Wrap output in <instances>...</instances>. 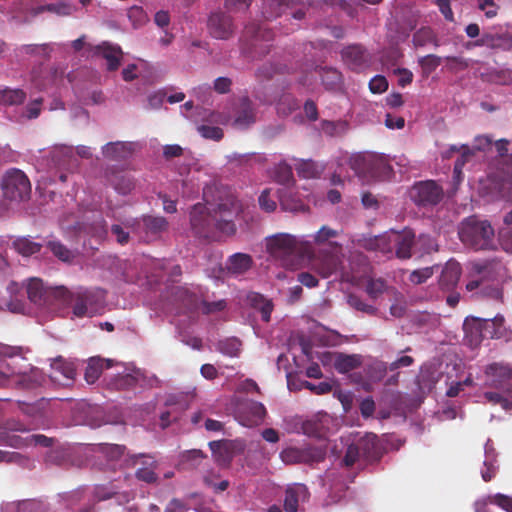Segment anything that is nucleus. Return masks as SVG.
<instances>
[{
  "mask_svg": "<svg viewBox=\"0 0 512 512\" xmlns=\"http://www.w3.org/2000/svg\"><path fill=\"white\" fill-rule=\"evenodd\" d=\"M213 187L203 189L205 204L197 203L190 212V224L194 234L202 238H210L214 229L232 235L236 226L232 220L233 210L236 207L235 199L213 204L211 198Z\"/></svg>",
  "mask_w": 512,
  "mask_h": 512,
  "instance_id": "f257e3e1",
  "label": "nucleus"
},
{
  "mask_svg": "<svg viewBox=\"0 0 512 512\" xmlns=\"http://www.w3.org/2000/svg\"><path fill=\"white\" fill-rule=\"evenodd\" d=\"M458 234L462 243L475 251L496 248L494 228L488 220L469 217L461 223Z\"/></svg>",
  "mask_w": 512,
  "mask_h": 512,
  "instance_id": "f03ea898",
  "label": "nucleus"
},
{
  "mask_svg": "<svg viewBox=\"0 0 512 512\" xmlns=\"http://www.w3.org/2000/svg\"><path fill=\"white\" fill-rule=\"evenodd\" d=\"M60 293L59 304L71 307L74 316L79 318L93 316L98 311L104 298L102 291L84 288L70 291L62 287Z\"/></svg>",
  "mask_w": 512,
  "mask_h": 512,
  "instance_id": "7ed1b4c3",
  "label": "nucleus"
},
{
  "mask_svg": "<svg viewBox=\"0 0 512 512\" xmlns=\"http://www.w3.org/2000/svg\"><path fill=\"white\" fill-rule=\"evenodd\" d=\"M266 246L270 255L281 261H285L290 256L310 257L313 253V245L310 241L288 233H278L268 237Z\"/></svg>",
  "mask_w": 512,
  "mask_h": 512,
  "instance_id": "20e7f679",
  "label": "nucleus"
},
{
  "mask_svg": "<svg viewBox=\"0 0 512 512\" xmlns=\"http://www.w3.org/2000/svg\"><path fill=\"white\" fill-rule=\"evenodd\" d=\"M509 141L500 139L495 142L499 155L498 168L494 182L502 197L512 200V154H508Z\"/></svg>",
  "mask_w": 512,
  "mask_h": 512,
  "instance_id": "39448f33",
  "label": "nucleus"
},
{
  "mask_svg": "<svg viewBox=\"0 0 512 512\" xmlns=\"http://www.w3.org/2000/svg\"><path fill=\"white\" fill-rule=\"evenodd\" d=\"M388 241L393 243L395 254L399 259H409L412 256V249L415 248V234L412 230L405 229L402 232L392 233L389 238L386 236L376 237L370 241L369 248L379 249L383 253L391 251Z\"/></svg>",
  "mask_w": 512,
  "mask_h": 512,
  "instance_id": "423d86ee",
  "label": "nucleus"
},
{
  "mask_svg": "<svg viewBox=\"0 0 512 512\" xmlns=\"http://www.w3.org/2000/svg\"><path fill=\"white\" fill-rule=\"evenodd\" d=\"M3 196L14 202L27 200L31 194V184L28 177L18 169L6 172L1 182Z\"/></svg>",
  "mask_w": 512,
  "mask_h": 512,
  "instance_id": "0eeeda50",
  "label": "nucleus"
},
{
  "mask_svg": "<svg viewBox=\"0 0 512 512\" xmlns=\"http://www.w3.org/2000/svg\"><path fill=\"white\" fill-rule=\"evenodd\" d=\"M44 381L43 373L37 368L30 373L15 374L12 368L5 363H0V388L19 387L33 389L40 386Z\"/></svg>",
  "mask_w": 512,
  "mask_h": 512,
  "instance_id": "6e6552de",
  "label": "nucleus"
},
{
  "mask_svg": "<svg viewBox=\"0 0 512 512\" xmlns=\"http://www.w3.org/2000/svg\"><path fill=\"white\" fill-rule=\"evenodd\" d=\"M62 287L48 288L39 278H30L26 285V294L31 303L39 308L52 309L59 303Z\"/></svg>",
  "mask_w": 512,
  "mask_h": 512,
  "instance_id": "1a4fd4ad",
  "label": "nucleus"
},
{
  "mask_svg": "<svg viewBox=\"0 0 512 512\" xmlns=\"http://www.w3.org/2000/svg\"><path fill=\"white\" fill-rule=\"evenodd\" d=\"M280 457L285 464L313 465L324 461L326 457V449L316 446H307L303 448L289 447L281 452Z\"/></svg>",
  "mask_w": 512,
  "mask_h": 512,
  "instance_id": "9d476101",
  "label": "nucleus"
},
{
  "mask_svg": "<svg viewBox=\"0 0 512 512\" xmlns=\"http://www.w3.org/2000/svg\"><path fill=\"white\" fill-rule=\"evenodd\" d=\"M443 188L434 180L415 183L411 189V199L418 206H434L443 198Z\"/></svg>",
  "mask_w": 512,
  "mask_h": 512,
  "instance_id": "9b49d317",
  "label": "nucleus"
},
{
  "mask_svg": "<svg viewBox=\"0 0 512 512\" xmlns=\"http://www.w3.org/2000/svg\"><path fill=\"white\" fill-rule=\"evenodd\" d=\"M235 416L243 426H257L264 420L266 416V408L258 401L242 399L236 404Z\"/></svg>",
  "mask_w": 512,
  "mask_h": 512,
  "instance_id": "f8f14e48",
  "label": "nucleus"
},
{
  "mask_svg": "<svg viewBox=\"0 0 512 512\" xmlns=\"http://www.w3.org/2000/svg\"><path fill=\"white\" fill-rule=\"evenodd\" d=\"M344 64L352 71L363 72L372 63V56L361 44H351L341 50Z\"/></svg>",
  "mask_w": 512,
  "mask_h": 512,
  "instance_id": "ddd939ff",
  "label": "nucleus"
},
{
  "mask_svg": "<svg viewBox=\"0 0 512 512\" xmlns=\"http://www.w3.org/2000/svg\"><path fill=\"white\" fill-rule=\"evenodd\" d=\"M341 264L339 252L321 250L310 259V266L322 278H328L335 273Z\"/></svg>",
  "mask_w": 512,
  "mask_h": 512,
  "instance_id": "4468645a",
  "label": "nucleus"
},
{
  "mask_svg": "<svg viewBox=\"0 0 512 512\" xmlns=\"http://www.w3.org/2000/svg\"><path fill=\"white\" fill-rule=\"evenodd\" d=\"M207 28L212 37L221 40L229 39L235 31L232 17L222 11L211 13Z\"/></svg>",
  "mask_w": 512,
  "mask_h": 512,
  "instance_id": "2eb2a0df",
  "label": "nucleus"
},
{
  "mask_svg": "<svg viewBox=\"0 0 512 512\" xmlns=\"http://www.w3.org/2000/svg\"><path fill=\"white\" fill-rule=\"evenodd\" d=\"M244 36L250 38V45L254 50L260 48V54L265 55L270 50V44L274 38V33L271 29L264 26L251 23L244 29Z\"/></svg>",
  "mask_w": 512,
  "mask_h": 512,
  "instance_id": "dca6fc26",
  "label": "nucleus"
},
{
  "mask_svg": "<svg viewBox=\"0 0 512 512\" xmlns=\"http://www.w3.org/2000/svg\"><path fill=\"white\" fill-rule=\"evenodd\" d=\"M488 385L504 392L510 393L512 384V370L509 366L493 363L486 368Z\"/></svg>",
  "mask_w": 512,
  "mask_h": 512,
  "instance_id": "f3484780",
  "label": "nucleus"
},
{
  "mask_svg": "<svg viewBox=\"0 0 512 512\" xmlns=\"http://www.w3.org/2000/svg\"><path fill=\"white\" fill-rule=\"evenodd\" d=\"M366 461L378 460L381 455V446L376 434L366 433L353 442Z\"/></svg>",
  "mask_w": 512,
  "mask_h": 512,
  "instance_id": "a211bd4d",
  "label": "nucleus"
},
{
  "mask_svg": "<svg viewBox=\"0 0 512 512\" xmlns=\"http://www.w3.org/2000/svg\"><path fill=\"white\" fill-rule=\"evenodd\" d=\"M310 496L305 484L294 483L285 490L284 509L286 512H296L300 502L306 501Z\"/></svg>",
  "mask_w": 512,
  "mask_h": 512,
  "instance_id": "6ab92c4d",
  "label": "nucleus"
},
{
  "mask_svg": "<svg viewBox=\"0 0 512 512\" xmlns=\"http://www.w3.org/2000/svg\"><path fill=\"white\" fill-rule=\"evenodd\" d=\"M93 53L106 60V68L108 71H116L121 64L123 56V52L119 46L107 42L95 46Z\"/></svg>",
  "mask_w": 512,
  "mask_h": 512,
  "instance_id": "aec40b11",
  "label": "nucleus"
},
{
  "mask_svg": "<svg viewBox=\"0 0 512 512\" xmlns=\"http://www.w3.org/2000/svg\"><path fill=\"white\" fill-rule=\"evenodd\" d=\"M461 271V266L457 261L449 260L439 277L440 288L444 291H452L459 282Z\"/></svg>",
  "mask_w": 512,
  "mask_h": 512,
  "instance_id": "412c9836",
  "label": "nucleus"
},
{
  "mask_svg": "<svg viewBox=\"0 0 512 512\" xmlns=\"http://www.w3.org/2000/svg\"><path fill=\"white\" fill-rule=\"evenodd\" d=\"M256 119L253 103L248 97H242L235 110L234 125L238 128H246Z\"/></svg>",
  "mask_w": 512,
  "mask_h": 512,
  "instance_id": "4be33fe9",
  "label": "nucleus"
},
{
  "mask_svg": "<svg viewBox=\"0 0 512 512\" xmlns=\"http://www.w3.org/2000/svg\"><path fill=\"white\" fill-rule=\"evenodd\" d=\"M475 46H485L491 49L509 50L512 48V37L507 34L483 33L474 42Z\"/></svg>",
  "mask_w": 512,
  "mask_h": 512,
  "instance_id": "5701e85b",
  "label": "nucleus"
},
{
  "mask_svg": "<svg viewBox=\"0 0 512 512\" xmlns=\"http://www.w3.org/2000/svg\"><path fill=\"white\" fill-rule=\"evenodd\" d=\"M139 458L143 459V466L137 469L135 473L137 479L146 483H154L157 480L155 473L156 461L153 457L145 454L133 455L130 457V460L132 464L135 465Z\"/></svg>",
  "mask_w": 512,
  "mask_h": 512,
  "instance_id": "b1692460",
  "label": "nucleus"
},
{
  "mask_svg": "<svg viewBox=\"0 0 512 512\" xmlns=\"http://www.w3.org/2000/svg\"><path fill=\"white\" fill-rule=\"evenodd\" d=\"M9 299H3V305L13 313H24L25 300L23 294V287L16 282H11L7 287Z\"/></svg>",
  "mask_w": 512,
  "mask_h": 512,
  "instance_id": "393cba45",
  "label": "nucleus"
},
{
  "mask_svg": "<svg viewBox=\"0 0 512 512\" xmlns=\"http://www.w3.org/2000/svg\"><path fill=\"white\" fill-rule=\"evenodd\" d=\"M392 173V167L389 164L388 159L379 154H371V164L369 165V177L378 180H384L390 177Z\"/></svg>",
  "mask_w": 512,
  "mask_h": 512,
  "instance_id": "a878e982",
  "label": "nucleus"
},
{
  "mask_svg": "<svg viewBox=\"0 0 512 512\" xmlns=\"http://www.w3.org/2000/svg\"><path fill=\"white\" fill-rule=\"evenodd\" d=\"M132 144L127 142H110L102 148L104 157L111 160H124L132 154Z\"/></svg>",
  "mask_w": 512,
  "mask_h": 512,
  "instance_id": "bb28decb",
  "label": "nucleus"
},
{
  "mask_svg": "<svg viewBox=\"0 0 512 512\" xmlns=\"http://www.w3.org/2000/svg\"><path fill=\"white\" fill-rule=\"evenodd\" d=\"M503 324L504 317L502 315H497L492 319H478L476 322L481 338L498 337V329L501 328Z\"/></svg>",
  "mask_w": 512,
  "mask_h": 512,
  "instance_id": "cd10ccee",
  "label": "nucleus"
},
{
  "mask_svg": "<svg viewBox=\"0 0 512 512\" xmlns=\"http://www.w3.org/2000/svg\"><path fill=\"white\" fill-rule=\"evenodd\" d=\"M362 364V356L359 354L338 353L335 357L334 367L342 374L348 373Z\"/></svg>",
  "mask_w": 512,
  "mask_h": 512,
  "instance_id": "c85d7f7f",
  "label": "nucleus"
},
{
  "mask_svg": "<svg viewBox=\"0 0 512 512\" xmlns=\"http://www.w3.org/2000/svg\"><path fill=\"white\" fill-rule=\"evenodd\" d=\"M114 189L122 195L129 194L135 188L134 179L124 172H116L108 178Z\"/></svg>",
  "mask_w": 512,
  "mask_h": 512,
  "instance_id": "c756f323",
  "label": "nucleus"
},
{
  "mask_svg": "<svg viewBox=\"0 0 512 512\" xmlns=\"http://www.w3.org/2000/svg\"><path fill=\"white\" fill-rule=\"evenodd\" d=\"M93 451L102 454L109 463H113L124 456L126 447L119 444L99 443L94 445Z\"/></svg>",
  "mask_w": 512,
  "mask_h": 512,
  "instance_id": "7c9ffc66",
  "label": "nucleus"
},
{
  "mask_svg": "<svg viewBox=\"0 0 512 512\" xmlns=\"http://www.w3.org/2000/svg\"><path fill=\"white\" fill-rule=\"evenodd\" d=\"M323 85L327 90H337L342 83V74L335 68L323 67L319 71Z\"/></svg>",
  "mask_w": 512,
  "mask_h": 512,
  "instance_id": "2f4dec72",
  "label": "nucleus"
},
{
  "mask_svg": "<svg viewBox=\"0 0 512 512\" xmlns=\"http://www.w3.org/2000/svg\"><path fill=\"white\" fill-rule=\"evenodd\" d=\"M110 360H102L99 358H91L85 370V379L88 383L93 384L100 377L104 369L110 368Z\"/></svg>",
  "mask_w": 512,
  "mask_h": 512,
  "instance_id": "473e14b6",
  "label": "nucleus"
},
{
  "mask_svg": "<svg viewBox=\"0 0 512 512\" xmlns=\"http://www.w3.org/2000/svg\"><path fill=\"white\" fill-rule=\"evenodd\" d=\"M252 266V258L248 254L235 253L229 257L228 269L232 273L242 274Z\"/></svg>",
  "mask_w": 512,
  "mask_h": 512,
  "instance_id": "72a5a7b5",
  "label": "nucleus"
},
{
  "mask_svg": "<svg viewBox=\"0 0 512 512\" xmlns=\"http://www.w3.org/2000/svg\"><path fill=\"white\" fill-rule=\"evenodd\" d=\"M372 153H360L353 155L349 160L350 168L358 175L367 177L369 175V165L371 164Z\"/></svg>",
  "mask_w": 512,
  "mask_h": 512,
  "instance_id": "f704fd0d",
  "label": "nucleus"
},
{
  "mask_svg": "<svg viewBox=\"0 0 512 512\" xmlns=\"http://www.w3.org/2000/svg\"><path fill=\"white\" fill-rule=\"evenodd\" d=\"M324 167L312 160H301L296 166L298 175L305 179L317 178L323 172Z\"/></svg>",
  "mask_w": 512,
  "mask_h": 512,
  "instance_id": "c9c22d12",
  "label": "nucleus"
},
{
  "mask_svg": "<svg viewBox=\"0 0 512 512\" xmlns=\"http://www.w3.org/2000/svg\"><path fill=\"white\" fill-rule=\"evenodd\" d=\"M26 99V93L22 89L4 88L0 90V104L4 106L20 105Z\"/></svg>",
  "mask_w": 512,
  "mask_h": 512,
  "instance_id": "e433bc0d",
  "label": "nucleus"
},
{
  "mask_svg": "<svg viewBox=\"0 0 512 512\" xmlns=\"http://www.w3.org/2000/svg\"><path fill=\"white\" fill-rule=\"evenodd\" d=\"M251 305L261 312V318L265 322L270 321V316L273 310V304L271 300L264 298L259 293H252L249 295Z\"/></svg>",
  "mask_w": 512,
  "mask_h": 512,
  "instance_id": "4c0bfd02",
  "label": "nucleus"
},
{
  "mask_svg": "<svg viewBox=\"0 0 512 512\" xmlns=\"http://www.w3.org/2000/svg\"><path fill=\"white\" fill-rule=\"evenodd\" d=\"M251 305L261 312V318L265 322L270 321V316L273 310V304L271 300L264 298L259 293H252L249 295Z\"/></svg>",
  "mask_w": 512,
  "mask_h": 512,
  "instance_id": "58836bf2",
  "label": "nucleus"
},
{
  "mask_svg": "<svg viewBox=\"0 0 512 512\" xmlns=\"http://www.w3.org/2000/svg\"><path fill=\"white\" fill-rule=\"evenodd\" d=\"M209 447L215 457L216 462L221 465H227L231 462L232 453L225 441H211L209 442Z\"/></svg>",
  "mask_w": 512,
  "mask_h": 512,
  "instance_id": "ea45409f",
  "label": "nucleus"
},
{
  "mask_svg": "<svg viewBox=\"0 0 512 512\" xmlns=\"http://www.w3.org/2000/svg\"><path fill=\"white\" fill-rule=\"evenodd\" d=\"M431 43L436 47L439 45L437 37L431 28L423 27L413 34V44L415 47H424Z\"/></svg>",
  "mask_w": 512,
  "mask_h": 512,
  "instance_id": "a19ab883",
  "label": "nucleus"
},
{
  "mask_svg": "<svg viewBox=\"0 0 512 512\" xmlns=\"http://www.w3.org/2000/svg\"><path fill=\"white\" fill-rule=\"evenodd\" d=\"M414 359L411 356H401L392 363L387 366L384 362H378L375 364V369L380 373V377H382L387 370L395 371L402 367H409L413 364Z\"/></svg>",
  "mask_w": 512,
  "mask_h": 512,
  "instance_id": "79ce46f5",
  "label": "nucleus"
},
{
  "mask_svg": "<svg viewBox=\"0 0 512 512\" xmlns=\"http://www.w3.org/2000/svg\"><path fill=\"white\" fill-rule=\"evenodd\" d=\"M0 442L4 445L16 449H23L29 447V435L23 437L18 433L8 434V432H0Z\"/></svg>",
  "mask_w": 512,
  "mask_h": 512,
  "instance_id": "37998d69",
  "label": "nucleus"
},
{
  "mask_svg": "<svg viewBox=\"0 0 512 512\" xmlns=\"http://www.w3.org/2000/svg\"><path fill=\"white\" fill-rule=\"evenodd\" d=\"M143 224L145 229L152 234L161 233L168 228V222L162 216H144Z\"/></svg>",
  "mask_w": 512,
  "mask_h": 512,
  "instance_id": "c03bdc74",
  "label": "nucleus"
},
{
  "mask_svg": "<svg viewBox=\"0 0 512 512\" xmlns=\"http://www.w3.org/2000/svg\"><path fill=\"white\" fill-rule=\"evenodd\" d=\"M15 250L23 256H31L38 253L41 249V244L31 241L28 238H19L13 243Z\"/></svg>",
  "mask_w": 512,
  "mask_h": 512,
  "instance_id": "a18cd8bd",
  "label": "nucleus"
},
{
  "mask_svg": "<svg viewBox=\"0 0 512 512\" xmlns=\"http://www.w3.org/2000/svg\"><path fill=\"white\" fill-rule=\"evenodd\" d=\"M174 296L176 300L181 302V306L185 310H192L197 306V296L185 288H175Z\"/></svg>",
  "mask_w": 512,
  "mask_h": 512,
  "instance_id": "49530a36",
  "label": "nucleus"
},
{
  "mask_svg": "<svg viewBox=\"0 0 512 512\" xmlns=\"http://www.w3.org/2000/svg\"><path fill=\"white\" fill-rule=\"evenodd\" d=\"M75 8L66 2H59L56 4H47L43 6H39L35 9V14H40L45 11L56 13L61 16L71 15Z\"/></svg>",
  "mask_w": 512,
  "mask_h": 512,
  "instance_id": "de8ad7c7",
  "label": "nucleus"
},
{
  "mask_svg": "<svg viewBox=\"0 0 512 512\" xmlns=\"http://www.w3.org/2000/svg\"><path fill=\"white\" fill-rule=\"evenodd\" d=\"M47 247L55 257L63 262H70L74 258V254L64 244L57 240L47 242Z\"/></svg>",
  "mask_w": 512,
  "mask_h": 512,
  "instance_id": "09e8293b",
  "label": "nucleus"
},
{
  "mask_svg": "<svg viewBox=\"0 0 512 512\" xmlns=\"http://www.w3.org/2000/svg\"><path fill=\"white\" fill-rule=\"evenodd\" d=\"M297 100L291 94H282L276 103L278 114L288 115L298 108Z\"/></svg>",
  "mask_w": 512,
  "mask_h": 512,
  "instance_id": "8fccbe9b",
  "label": "nucleus"
},
{
  "mask_svg": "<svg viewBox=\"0 0 512 512\" xmlns=\"http://www.w3.org/2000/svg\"><path fill=\"white\" fill-rule=\"evenodd\" d=\"M119 487L110 483L109 485H95L93 489V497L96 501H105L111 499L118 494Z\"/></svg>",
  "mask_w": 512,
  "mask_h": 512,
  "instance_id": "3c124183",
  "label": "nucleus"
},
{
  "mask_svg": "<svg viewBox=\"0 0 512 512\" xmlns=\"http://www.w3.org/2000/svg\"><path fill=\"white\" fill-rule=\"evenodd\" d=\"M30 430V426L15 418L7 419L0 425V432H8V434L24 433Z\"/></svg>",
  "mask_w": 512,
  "mask_h": 512,
  "instance_id": "603ef678",
  "label": "nucleus"
},
{
  "mask_svg": "<svg viewBox=\"0 0 512 512\" xmlns=\"http://www.w3.org/2000/svg\"><path fill=\"white\" fill-rule=\"evenodd\" d=\"M274 178L280 184H288L293 180L292 168L286 162H280L274 168Z\"/></svg>",
  "mask_w": 512,
  "mask_h": 512,
  "instance_id": "864d4df0",
  "label": "nucleus"
},
{
  "mask_svg": "<svg viewBox=\"0 0 512 512\" xmlns=\"http://www.w3.org/2000/svg\"><path fill=\"white\" fill-rule=\"evenodd\" d=\"M241 345V341L237 338H228L219 342V350L227 356L236 357L241 350Z\"/></svg>",
  "mask_w": 512,
  "mask_h": 512,
  "instance_id": "5fc2aeb1",
  "label": "nucleus"
},
{
  "mask_svg": "<svg viewBox=\"0 0 512 512\" xmlns=\"http://www.w3.org/2000/svg\"><path fill=\"white\" fill-rule=\"evenodd\" d=\"M387 288L386 281L382 278L370 279L366 285V293L372 299H377L381 296Z\"/></svg>",
  "mask_w": 512,
  "mask_h": 512,
  "instance_id": "6e6d98bb",
  "label": "nucleus"
},
{
  "mask_svg": "<svg viewBox=\"0 0 512 512\" xmlns=\"http://www.w3.org/2000/svg\"><path fill=\"white\" fill-rule=\"evenodd\" d=\"M347 301L348 304L357 311L366 313L368 315H375L377 312V309L374 306L365 303L359 296L355 294H350Z\"/></svg>",
  "mask_w": 512,
  "mask_h": 512,
  "instance_id": "4d7b16f0",
  "label": "nucleus"
},
{
  "mask_svg": "<svg viewBox=\"0 0 512 512\" xmlns=\"http://www.w3.org/2000/svg\"><path fill=\"white\" fill-rule=\"evenodd\" d=\"M52 368L60 372L65 378L74 379L76 372L72 364L64 361L61 357L55 359L52 363Z\"/></svg>",
  "mask_w": 512,
  "mask_h": 512,
  "instance_id": "13d9d810",
  "label": "nucleus"
},
{
  "mask_svg": "<svg viewBox=\"0 0 512 512\" xmlns=\"http://www.w3.org/2000/svg\"><path fill=\"white\" fill-rule=\"evenodd\" d=\"M441 57L429 54L419 59V64L427 74L432 73L441 64Z\"/></svg>",
  "mask_w": 512,
  "mask_h": 512,
  "instance_id": "bf43d9fd",
  "label": "nucleus"
},
{
  "mask_svg": "<svg viewBox=\"0 0 512 512\" xmlns=\"http://www.w3.org/2000/svg\"><path fill=\"white\" fill-rule=\"evenodd\" d=\"M415 249H419L421 254L431 253L436 251V244L429 235L421 234L417 241H415Z\"/></svg>",
  "mask_w": 512,
  "mask_h": 512,
  "instance_id": "052dcab7",
  "label": "nucleus"
},
{
  "mask_svg": "<svg viewBox=\"0 0 512 512\" xmlns=\"http://www.w3.org/2000/svg\"><path fill=\"white\" fill-rule=\"evenodd\" d=\"M338 235L339 232L337 230L324 225L314 235V243L321 245L329 242L330 239L335 238Z\"/></svg>",
  "mask_w": 512,
  "mask_h": 512,
  "instance_id": "680f3d73",
  "label": "nucleus"
},
{
  "mask_svg": "<svg viewBox=\"0 0 512 512\" xmlns=\"http://www.w3.org/2000/svg\"><path fill=\"white\" fill-rule=\"evenodd\" d=\"M360 459L362 458V455L360 454L359 450L355 446L354 443L350 444L345 452V455L342 459V464L345 467H352L354 464H356Z\"/></svg>",
  "mask_w": 512,
  "mask_h": 512,
  "instance_id": "e2e57ef3",
  "label": "nucleus"
},
{
  "mask_svg": "<svg viewBox=\"0 0 512 512\" xmlns=\"http://www.w3.org/2000/svg\"><path fill=\"white\" fill-rule=\"evenodd\" d=\"M198 131L204 138L215 141L221 140L224 136L223 130L217 126L201 125L198 127Z\"/></svg>",
  "mask_w": 512,
  "mask_h": 512,
  "instance_id": "0e129e2a",
  "label": "nucleus"
},
{
  "mask_svg": "<svg viewBox=\"0 0 512 512\" xmlns=\"http://www.w3.org/2000/svg\"><path fill=\"white\" fill-rule=\"evenodd\" d=\"M493 139L489 135H478L474 138L472 150L475 154L476 151L487 152L492 148Z\"/></svg>",
  "mask_w": 512,
  "mask_h": 512,
  "instance_id": "69168bd1",
  "label": "nucleus"
},
{
  "mask_svg": "<svg viewBox=\"0 0 512 512\" xmlns=\"http://www.w3.org/2000/svg\"><path fill=\"white\" fill-rule=\"evenodd\" d=\"M499 243L502 249L512 254V228L504 227L499 231Z\"/></svg>",
  "mask_w": 512,
  "mask_h": 512,
  "instance_id": "338daca9",
  "label": "nucleus"
},
{
  "mask_svg": "<svg viewBox=\"0 0 512 512\" xmlns=\"http://www.w3.org/2000/svg\"><path fill=\"white\" fill-rule=\"evenodd\" d=\"M17 512H44V507L40 501L25 500L18 504Z\"/></svg>",
  "mask_w": 512,
  "mask_h": 512,
  "instance_id": "774afa93",
  "label": "nucleus"
}]
</instances>
